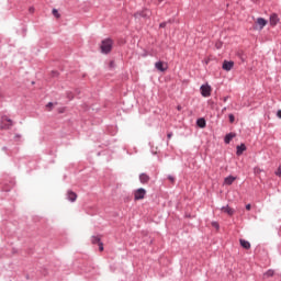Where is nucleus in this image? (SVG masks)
Wrapping results in <instances>:
<instances>
[{
  "instance_id": "nucleus-7",
  "label": "nucleus",
  "mask_w": 281,
  "mask_h": 281,
  "mask_svg": "<svg viewBox=\"0 0 281 281\" xmlns=\"http://www.w3.org/2000/svg\"><path fill=\"white\" fill-rule=\"evenodd\" d=\"M222 212H224V214H228V216H234V209L229 207V205L226 206H222Z\"/></svg>"
},
{
  "instance_id": "nucleus-25",
  "label": "nucleus",
  "mask_w": 281,
  "mask_h": 281,
  "mask_svg": "<svg viewBox=\"0 0 281 281\" xmlns=\"http://www.w3.org/2000/svg\"><path fill=\"white\" fill-rule=\"evenodd\" d=\"M167 179H169V181H170L171 183H175V177H173V176H170V175H169V176L167 177Z\"/></svg>"
},
{
  "instance_id": "nucleus-23",
  "label": "nucleus",
  "mask_w": 281,
  "mask_h": 281,
  "mask_svg": "<svg viewBox=\"0 0 281 281\" xmlns=\"http://www.w3.org/2000/svg\"><path fill=\"white\" fill-rule=\"evenodd\" d=\"M276 175L277 177H281V165L278 167Z\"/></svg>"
},
{
  "instance_id": "nucleus-19",
  "label": "nucleus",
  "mask_w": 281,
  "mask_h": 281,
  "mask_svg": "<svg viewBox=\"0 0 281 281\" xmlns=\"http://www.w3.org/2000/svg\"><path fill=\"white\" fill-rule=\"evenodd\" d=\"M5 121L8 122V124L4 125V128H12V126H13L12 120L5 119Z\"/></svg>"
},
{
  "instance_id": "nucleus-34",
  "label": "nucleus",
  "mask_w": 281,
  "mask_h": 281,
  "mask_svg": "<svg viewBox=\"0 0 281 281\" xmlns=\"http://www.w3.org/2000/svg\"><path fill=\"white\" fill-rule=\"evenodd\" d=\"M246 210H248V211L251 210V204H247Z\"/></svg>"
},
{
  "instance_id": "nucleus-42",
  "label": "nucleus",
  "mask_w": 281,
  "mask_h": 281,
  "mask_svg": "<svg viewBox=\"0 0 281 281\" xmlns=\"http://www.w3.org/2000/svg\"><path fill=\"white\" fill-rule=\"evenodd\" d=\"M3 150H8V147H3Z\"/></svg>"
},
{
  "instance_id": "nucleus-33",
  "label": "nucleus",
  "mask_w": 281,
  "mask_h": 281,
  "mask_svg": "<svg viewBox=\"0 0 281 281\" xmlns=\"http://www.w3.org/2000/svg\"><path fill=\"white\" fill-rule=\"evenodd\" d=\"M227 100H229V97H224L223 98V102H227Z\"/></svg>"
},
{
  "instance_id": "nucleus-43",
  "label": "nucleus",
  "mask_w": 281,
  "mask_h": 281,
  "mask_svg": "<svg viewBox=\"0 0 281 281\" xmlns=\"http://www.w3.org/2000/svg\"><path fill=\"white\" fill-rule=\"evenodd\" d=\"M138 177H139V179L142 180V175H139Z\"/></svg>"
},
{
  "instance_id": "nucleus-10",
  "label": "nucleus",
  "mask_w": 281,
  "mask_h": 281,
  "mask_svg": "<svg viewBox=\"0 0 281 281\" xmlns=\"http://www.w3.org/2000/svg\"><path fill=\"white\" fill-rule=\"evenodd\" d=\"M234 181H236V177H234V176H228V177H226V178L224 179V183H225L226 186H232V183H234Z\"/></svg>"
},
{
  "instance_id": "nucleus-36",
  "label": "nucleus",
  "mask_w": 281,
  "mask_h": 281,
  "mask_svg": "<svg viewBox=\"0 0 281 281\" xmlns=\"http://www.w3.org/2000/svg\"><path fill=\"white\" fill-rule=\"evenodd\" d=\"M227 111V108L222 109V113H225Z\"/></svg>"
},
{
  "instance_id": "nucleus-3",
  "label": "nucleus",
  "mask_w": 281,
  "mask_h": 281,
  "mask_svg": "<svg viewBox=\"0 0 281 281\" xmlns=\"http://www.w3.org/2000/svg\"><path fill=\"white\" fill-rule=\"evenodd\" d=\"M200 89L201 95H203V98H210V95H212V87H210L209 85H203Z\"/></svg>"
},
{
  "instance_id": "nucleus-4",
  "label": "nucleus",
  "mask_w": 281,
  "mask_h": 281,
  "mask_svg": "<svg viewBox=\"0 0 281 281\" xmlns=\"http://www.w3.org/2000/svg\"><path fill=\"white\" fill-rule=\"evenodd\" d=\"M155 69H157V71H160L161 74H164V71H168V64L164 63L161 60L156 61Z\"/></svg>"
},
{
  "instance_id": "nucleus-41",
  "label": "nucleus",
  "mask_w": 281,
  "mask_h": 281,
  "mask_svg": "<svg viewBox=\"0 0 281 281\" xmlns=\"http://www.w3.org/2000/svg\"><path fill=\"white\" fill-rule=\"evenodd\" d=\"M30 12H34V8H30Z\"/></svg>"
},
{
  "instance_id": "nucleus-2",
  "label": "nucleus",
  "mask_w": 281,
  "mask_h": 281,
  "mask_svg": "<svg viewBox=\"0 0 281 281\" xmlns=\"http://www.w3.org/2000/svg\"><path fill=\"white\" fill-rule=\"evenodd\" d=\"M268 21L263 18H258L255 22L254 30H265V26L267 25Z\"/></svg>"
},
{
  "instance_id": "nucleus-28",
  "label": "nucleus",
  "mask_w": 281,
  "mask_h": 281,
  "mask_svg": "<svg viewBox=\"0 0 281 281\" xmlns=\"http://www.w3.org/2000/svg\"><path fill=\"white\" fill-rule=\"evenodd\" d=\"M172 132H169L168 134H167V139H172Z\"/></svg>"
},
{
  "instance_id": "nucleus-20",
  "label": "nucleus",
  "mask_w": 281,
  "mask_h": 281,
  "mask_svg": "<svg viewBox=\"0 0 281 281\" xmlns=\"http://www.w3.org/2000/svg\"><path fill=\"white\" fill-rule=\"evenodd\" d=\"M53 14L56 19H60V13H58V10L53 9Z\"/></svg>"
},
{
  "instance_id": "nucleus-29",
  "label": "nucleus",
  "mask_w": 281,
  "mask_h": 281,
  "mask_svg": "<svg viewBox=\"0 0 281 281\" xmlns=\"http://www.w3.org/2000/svg\"><path fill=\"white\" fill-rule=\"evenodd\" d=\"M146 195V189H142V199Z\"/></svg>"
},
{
  "instance_id": "nucleus-30",
  "label": "nucleus",
  "mask_w": 281,
  "mask_h": 281,
  "mask_svg": "<svg viewBox=\"0 0 281 281\" xmlns=\"http://www.w3.org/2000/svg\"><path fill=\"white\" fill-rule=\"evenodd\" d=\"M167 23L166 22H162L159 24V27H166Z\"/></svg>"
},
{
  "instance_id": "nucleus-11",
  "label": "nucleus",
  "mask_w": 281,
  "mask_h": 281,
  "mask_svg": "<svg viewBox=\"0 0 281 281\" xmlns=\"http://www.w3.org/2000/svg\"><path fill=\"white\" fill-rule=\"evenodd\" d=\"M150 16H153V12L148 9H144L142 12V18L143 19H150Z\"/></svg>"
},
{
  "instance_id": "nucleus-15",
  "label": "nucleus",
  "mask_w": 281,
  "mask_h": 281,
  "mask_svg": "<svg viewBox=\"0 0 281 281\" xmlns=\"http://www.w3.org/2000/svg\"><path fill=\"white\" fill-rule=\"evenodd\" d=\"M91 243H92V245H99V244L102 243V240H101L100 236L93 235V236L91 237Z\"/></svg>"
},
{
  "instance_id": "nucleus-12",
  "label": "nucleus",
  "mask_w": 281,
  "mask_h": 281,
  "mask_svg": "<svg viewBox=\"0 0 281 281\" xmlns=\"http://www.w3.org/2000/svg\"><path fill=\"white\" fill-rule=\"evenodd\" d=\"M239 243L244 249H251V244L249 241H247L246 239H240Z\"/></svg>"
},
{
  "instance_id": "nucleus-6",
  "label": "nucleus",
  "mask_w": 281,
  "mask_h": 281,
  "mask_svg": "<svg viewBox=\"0 0 281 281\" xmlns=\"http://www.w3.org/2000/svg\"><path fill=\"white\" fill-rule=\"evenodd\" d=\"M77 199H78V194H76V192L71 190L67 192V200L70 201V203H76Z\"/></svg>"
},
{
  "instance_id": "nucleus-5",
  "label": "nucleus",
  "mask_w": 281,
  "mask_h": 281,
  "mask_svg": "<svg viewBox=\"0 0 281 281\" xmlns=\"http://www.w3.org/2000/svg\"><path fill=\"white\" fill-rule=\"evenodd\" d=\"M222 69H224V71H232V69H234V61L224 60Z\"/></svg>"
},
{
  "instance_id": "nucleus-21",
  "label": "nucleus",
  "mask_w": 281,
  "mask_h": 281,
  "mask_svg": "<svg viewBox=\"0 0 281 281\" xmlns=\"http://www.w3.org/2000/svg\"><path fill=\"white\" fill-rule=\"evenodd\" d=\"M215 47H216V49H222L223 48V42H216Z\"/></svg>"
},
{
  "instance_id": "nucleus-39",
  "label": "nucleus",
  "mask_w": 281,
  "mask_h": 281,
  "mask_svg": "<svg viewBox=\"0 0 281 281\" xmlns=\"http://www.w3.org/2000/svg\"><path fill=\"white\" fill-rule=\"evenodd\" d=\"M113 65H114V61H111V63H110V67H113Z\"/></svg>"
},
{
  "instance_id": "nucleus-9",
  "label": "nucleus",
  "mask_w": 281,
  "mask_h": 281,
  "mask_svg": "<svg viewBox=\"0 0 281 281\" xmlns=\"http://www.w3.org/2000/svg\"><path fill=\"white\" fill-rule=\"evenodd\" d=\"M280 19L278 18V14H272L270 16V25L276 26L278 25Z\"/></svg>"
},
{
  "instance_id": "nucleus-8",
  "label": "nucleus",
  "mask_w": 281,
  "mask_h": 281,
  "mask_svg": "<svg viewBox=\"0 0 281 281\" xmlns=\"http://www.w3.org/2000/svg\"><path fill=\"white\" fill-rule=\"evenodd\" d=\"M236 148H237L236 155L238 157H240V155H243V153H245V150H247V146H245V144H243V143L240 145H238Z\"/></svg>"
},
{
  "instance_id": "nucleus-17",
  "label": "nucleus",
  "mask_w": 281,
  "mask_h": 281,
  "mask_svg": "<svg viewBox=\"0 0 281 281\" xmlns=\"http://www.w3.org/2000/svg\"><path fill=\"white\" fill-rule=\"evenodd\" d=\"M150 181V177L146 173H142V183H148Z\"/></svg>"
},
{
  "instance_id": "nucleus-27",
  "label": "nucleus",
  "mask_w": 281,
  "mask_h": 281,
  "mask_svg": "<svg viewBox=\"0 0 281 281\" xmlns=\"http://www.w3.org/2000/svg\"><path fill=\"white\" fill-rule=\"evenodd\" d=\"M52 106H54V103H53V102H48V103L46 104V108H47V109H52Z\"/></svg>"
},
{
  "instance_id": "nucleus-32",
  "label": "nucleus",
  "mask_w": 281,
  "mask_h": 281,
  "mask_svg": "<svg viewBox=\"0 0 281 281\" xmlns=\"http://www.w3.org/2000/svg\"><path fill=\"white\" fill-rule=\"evenodd\" d=\"M255 173L256 175L260 173V168H255Z\"/></svg>"
},
{
  "instance_id": "nucleus-24",
  "label": "nucleus",
  "mask_w": 281,
  "mask_h": 281,
  "mask_svg": "<svg viewBox=\"0 0 281 281\" xmlns=\"http://www.w3.org/2000/svg\"><path fill=\"white\" fill-rule=\"evenodd\" d=\"M99 245V250L100 251H104V244H102V241L100 243V244H98Z\"/></svg>"
},
{
  "instance_id": "nucleus-40",
  "label": "nucleus",
  "mask_w": 281,
  "mask_h": 281,
  "mask_svg": "<svg viewBox=\"0 0 281 281\" xmlns=\"http://www.w3.org/2000/svg\"><path fill=\"white\" fill-rule=\"evenodd\" d=\"M177 109H178V111H181V105H178Z\"/></svg>"
},
{
  "instance_id": "nucleus-18",
  "label": "nucleus",
  "mask_w": 281,
  "mask_h": 281,
  "mask_svg": "<svg viewBox=\"0 0 281 281\" xmlns=\"http://www.w3.org/2000/svg\"><path fill=\"white\" fill-rule=\"evenodd\" d=\"M142 199V188L137 189L135 193V201H139Z\"/></svg>"
},
{
  "instance_id": "nucleus-22",
  "label": "nucleus",
  "mask_w": 281,
  "mask_h": 281,
  "mask_svg": "<svg viewBox=\"0 0 281 281\" xmlns=\"http://www.w3.org/2000/svg\"><path fill=\"white\" fill-rule=\"evenodd\" d=\"M228 120H229L231 124H234L236 117L234 116V114H229Z\"/></svg>"
},
{
  "instance_id": "nucleus-31",
  "label": "nucleus",
  "mask_w": 281,
  "mask_h": 281,
  "mask_svg": "<svg viewBox=\"0 0 281 281\" xmlns=\"http://www.w3.org/2000/svg\"><path fill=\"white\" fill-rule=\"evenodd\" d=\"M277 116L281 120V110L277 112Z\"/></svg>"
},
{
  "instance_id": "nucleus-1",
  "label": "nucleus",
  "mask_w": 281,
  "mask_h": 281,
  "mask_svg": "<svg viewBox=\"0 0 281 281\" xmlns=\"http://www.w3.org/2000/svg\"><path fill=\"white\" fill-rule=\"evenodd\" d=\"M101 54H111V49H113V40L105 38L101 42Z\"/></svg>"
},
{
  "instance_id": "nucleus-14",
  "label": "nucleus",
  "mask_w": 281,
  "mask_h": 281,
  "mask_svg": "<svg viewBox=\"0 0 281 281\" xmlns=\"http://www.w3.org/2000/svg\"><path fill=\"white\" fill-rule=\"evenodd\" d=\"M235 137H236V134H234V133L226 134L225 137H224V142L226 144H229V142H232V139L235 138Z\"/></svg>"
},
{
  "instance_id": "nucleus-35",
  "label": "nucleus",
  "mask_w": 281,
  "mask_h": 281,
  "mask_svg": "<svg viewBox=\"0 0 281 281\" xmlns=\"http://www.w3.org/2000/svg\"><path fill=\"white\" fill-rule=\"evenodd\" d=\"M15 139H21V134H16Z\"/></svg>"
},
{
  "instance_id": "nucleus-13",
  "label": "nucleus",
  "mask_w": 281,
  "mask_h": 281,
  "mask_svg": "<svg viewBox=\"0 0 281 281\" xmlns=\"http://www.w3.org/2000/svg\"><path fill=\"white\" fill-rule=\"evenodd\" d=\"M206 124L207 123L205 122V119H203V117L196 120V125L199 126V128H205Z\"/></svg>"
},
{
  "instance_id": "nucleus-16",
  "label": "nucleus",
  "mask_w": 281,
  "mask_h": 281,
  "mask_svg": "<svg viewBox=\"0 0 281 281\" xmlns=\"http://www.w3.org/2000/svg\"><path fill=\"white\" fill-rule=\"evenodd\" d=\"M265 278H273L276 276V270L269 269L267 272L263 273Z\"/></svg>"
},
{
  "instance_id": "nucleus-37",
  "label": "nucleus",
  "mask_w": 281,
  "mask_h": 281,
  "mask_svg": "<svg viewBox=\"0 0 281 281\" xmlns=\"http://www.w3.org/2000/svg\"><path fill=\"white\" fill-rule=\"evenodd\" d=\"M68 98H69V100H72V99H74V95L68 94Z\"/></svg>"
},
{
  "instance_id": "nucleus-26",
  "label": "nucleus",
  "mask_w": 281,
  "mask_h": 281,
  "mask_svg": "<svg viewBox=\"0 0 281 281\" xmlns=\"http://www.w3.org/2000/svg\"><path fill=\"white\" fill-rule=\"evenodd\" d=\"M212 227H215V229H218L220 225L217 224V222H212Z\"/></svg>"
},
{
  "instance_id": "nucleus-38",
  "label": "nucleus",
  "mask_w": 281,
  "mask_h": 281,
  "mask_svg": "<svg viewBox=\"0 0 281 281\" xmlns=\"http://www.w3.org/2000/svg\"><path fill=\"white\" fill-rule=\"evenodd\" d=\"M157 3H164V0H156Z\"/></svg>"
}]
</instances>
